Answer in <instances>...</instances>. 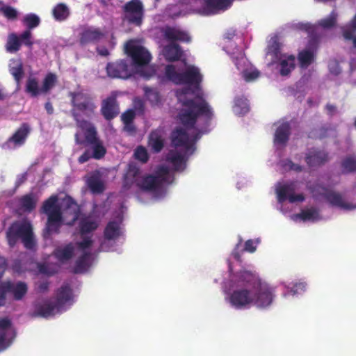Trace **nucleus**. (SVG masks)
I'll list each match as a JSON object with an SVG mask.
<instances>
[{"instance_id": "f257e3e1", "label": "nucleus", "mask_w": 356, "mask_h": 356, "mask_svg": "<svg viewBox=\"0 0 356 356\" xmlns=\"http://www.w3.org/2000/svg\"><path fill=\"white\" fill-rule=\"evenodd\" d=\"M79 129L74 136L76 144L88 147L78 158L79 163H84L90 159L100 160L106 154V148L100 138L97 127L91 122L80 118V113H72Z\"/></svg>"}, {"instance_id": "f03ea898", "label": "nucleus", "mask_w": 356, "mask_h": 356, "mask_svg": "<svg viewBox=\"0 0 356 356\" xmlns=\"http://www.w3.org/2000/svg\"><path fill=\"white\" fill-rule=\"evenodd\" d=\"M57 201V196L51 195L44 202L42 207V211L47 215V221L43 230V236L45 238H49L52 234L59 233L64 221L63 213L64 217L70 218V221L66 222L69 225H72L79 218V209L76 203L72 199L65 202L63 212L60 207L56 204Z\"/></svg>"}, {"instance_id": "7ed1b4c3", "label": "nucleus", "mask_w": 356, "mask_h": 356, "mask_svg": "<svg viewBox=\"0 0 356 356\" xmlns=\"http://www.w3.org/2000/svg\"><path fill=\"white\" fill-rule=\"evenodd\" d=\"M6 238L10 248H14L19 241L27 250H33L36 246L33 225L26 219L13 222L6 232Z\"/></svg>"}, {"instance_id": "20e7f679", "label": "nucleus", "mask_w": 356, "mask_h": 356, "mask_svg": "<svg viewBox=\"0 0 356 356\" xmlns=\"http://www.w3.org/2000/svg\"><path fill=\"white\" fill-rule=\"evenodd\" d=\"M242 284L252 286V305L259 308H266L270 306L273 300L274 294L273 289L266 283L262 282L260 278L252 273H245L241 275Z\"/></svg>"}, {"instance_id": "39448f33", "label": "nucleus", "mask_w": 356, "mask_h": 356, "mask_svg": "<svg viewBox=\"0 0 356 356\" xmlns=\"http://www.w3.org/2000/svg\"><path fill=\"white\" fill-rule=\"evenodd\" d=\"M245 273H252L249 270H240L233 275L231 279V286L234 289L229 297L231 305L237 309L248 307L252 305V286L242 284L240 281L241 275Z\"/></svg>"}, {"instance_id": "423d86ee", "label": "nucleus", "mask_w": 356, "mask_h": 356, "mask_svg": "<svg viewBox=\"0 0 356 356\" xmlns=\"http://www.w3.org/2000/svg\"><path fill=\"white\" fill-rule=\"evenodd\" d=\"M308 188L314 198L318 199L323 197L332 207H339L346 210L356 209V205L346 202L341 193L330 190L321 184L316 183Z\"/></svg>"}, {"instance_id": "0eeeda50", "label": "nucleus", "mask_w": 356, "mask_h": 356, "mask_svg": "<svg viewBox=\"0 0 356 356\" xmlns=\"http://www.w3.org/2000/svg\"><path fill=\"white\" fill-rule=\"evenodd\" d=\"M125 52L131 57L135 66H144L151 60V55L143 47L135 44L130 40L125 44Z\"/></svg>"}, {"instance_id": "6e6552de", "label": "nucleus", "mask_w": 356, "mask_h": 356, "mask_svg": "<svg viewBox=\"0 0 356 356\" xmlns=\"http://www.w3.org/2000/svg\"><path fill=\"white\" fill-rule=\"evenodd\" d=\"M123 11L128 22L136 26L142 24L144 17V6L140 0H131L123 6Z\"/></svg>"}, {"instance_id": "1a4fd4ad", "label": "nucleus", "mask_w": 356, "mask_h": 356, "mask_svg": "<svg viewBox=\"0 0 356 356\" xmlns=\"http://www.w3.org/2000/svg\"><path fill=\"white\" fill-rule=\"evenodd\" d=\"M179 119L184 127V129H190L195 127L197 123L201 125V122L204 123L205 127L209 125L213 113H179Z\"/></svg>"}, {"instance_id": "9d476101", "label": "nucleus", "mask_w": 356, "mask_h": 356, "mask_svg": "<svg viewBox=\"0 0 356 356\" xmlns=\"http://www.w3.org/2000/svg\"><path fill=\"white\" fill-rule=\"evenodd\" d=\"M107 75L112 79H127L132 74L129 62L127 60H118L109 62L106 67Z\"/></svg>"}, {"instance_id": "9b49d317", "label": "nucleus", "mask_w": 356, "mask_h": 356, "mask_svg": "<svg viewBox=\"0 0 356 356\" xmlns=\"http://www.w3.org/2000/svg\"><path fill=\"white\" fill-rule=\"evenodd\" d=\"M28 291V286L24 282L19 281L14 284L10 281H6L0 285V293L6 301V293H12L15 300H21Z\"/></svg>"}, {"instance_id": "f8f14e48", "label": "nucleus", "mask_w": 356, "mask_h": 356, "mask_svg": "<svg viewBox=\"0 0 356 356\" xmlns=\"http://www.w3.org/2000/svg\"><path fill=\"white\" fill-rule=\"evenodd\" d=\"M296 184L294 182H290L283 184L277 188V199L280 202H283L289 200V202H303L305 196L303 194H294Z\"/></svg>"}, {"instance_id": "ddd939ff", "label": "nucleus", "mask_w": 356, "mask_h": 356, "mask_svg": "<svg viewBox=\"0 0 356 356\" xmlns=\"http://www.w3.org/2000/svg\"><path fill=\"white\" fill-rule=\"evenodd\" d=\"M202 81V76L197 67L194 66L188 67L185 72L181 73L180 84H188L193 86L194 90H200V83Z\"/></svg>"}, {"instance_id": "4468645a", "label": "nucleus", "mask_w": 356, "mask_h": 356, "mask_svg": "<svg viewBox=\"0 0 356 356\" xmlns=\"http://www.w3.org/2000/svg\"><path fill=\"white\" fill-rule=\"evenodd\" d=\"M31 131V128L30 124L26 122L22 123L14 134L7 140L6 145L9 147H11V145H13V147L23 145Z\"/></svg>"}, {"instance_id": "2eb2a0df", "label": "nucleus", "mask_w": 356, "mask_h": 356, "mask_svg": "<svg viewBox=\"0 0 356 356\" xmlns=\"http://www.w3.org/2000/svg\"><path fill=\"white\" fill-rule=\"evenodd\" d=\"M164 183L163 177L147 175L137 182V186L143 191L155 192L161 189Z\"/></svg>"}, {"instance_id": "dca6fc26", "label": "nucleus", "mask_w": 356, "mask_h": 356, "mask_svg": "<svg viewBox=\"0 0 356 356\" xmlns=\"http://www.w3.org/2000/svg\"><path fill=\"white\" fill-rule=\"evenodd\" d=\"M71 97L74 106L80 111H92L95 108L92 98L87 94L72 92Z\"/></svg>"}, {"instance_id": "f3484780", "label": "nucleus", "mask_w": 356, "mask_h": 356, "mask_svg": "<svg viewBox=\"0 0 356 356\" xmlns=\"http://www.w3.org/2000/svg\"><path fill=\"white\" fill-rule=\"evenodd\" d=\"M172 145L175 147H183L189 150L193 147L188 134L184 128L179 127L173 130L170 135Z\"/></svg>"}, {"instance_id": "a211bd4d", "label": "nucleus", "mask_w": 356, "mask_h": 356, "mask_svg": "<svg viewBox=\"0 0 356 356\" xmlns=\"http://www.w3.org/2000/svg\"><path fill=\"white\" fill-rule=\"evenodd\" d=\"M232 5V0H204L203 10L207 15H215L227 10Z\"/></svg>"}, {"instance_id": "6ab92c4d", "label": "nucleus", "mask_w": 356, "mask_h": 356, "mask_svg": "<svg viewBox=\"0 0 356 356\" xmlns=\"http://www.w3.org/2000/svg\"><path fill=\"white\" fill-rule=\"evenodd\" d=\"M329 160L327 152L318 149H309L305 156V161L309 167L323 165Z\"/></svg>"}, {"instance_id": "aec40b11", "label": "nucleus", "mask_w": 356, "mask_h": 356, "mask_svg": "<svg viewBox=\"0 0 356 356\" xmlns=\"http://www.w3.org/2000/svg\"><path fill=\"white\" fill-rule=\"evenodd\" d=\"M104 33L97 28H85L79 34V43L84 46L89 43H94L99 41L103 37Z\"/></svg>"}, {"instance_id": "412c9836", "label": "nucleus", "mask_w": 356, "mask_h": 356, "mask_svg": "<svg viewBox=\"0 0 356 356\" xmlns=\"http://www.w3.org/2000/svg\"><path fill=\"white\" fill-rule=\"evenodd\" d=\"M60 308L57 306L55 302L49 300H45L42 304H36L35 305V310L33 313V316L47 318L54 315L56 312H58Z\"/></svg>"}, {"instance_id": "4be33fe9", "label": "nucleus", "mask_w": 356, "mask_h": 356, "mask_svg": "<svg viewBox=\"0 0 356 356\" xmlns=\"http://www.w3.org/2000/svg\"><path fill=\"white\" fill-rule=\"evenodd\" d=\"M274 63H277L281 76H288L296 67V57L294 55L284 54Z\"/></svg>"}, {"instance_id": "5701e85b", "label": "nucleus", "mask_w": 356, "mask_h": 356, "mask_svg": "<svg viewBox=\"0 0 356 356\" xmlns=\"http://www.w3.org/2000/svg\"><path fill=\"white\" fill-rule=\"evenodd\" d=\"M182 105L186 106L188 110L181 111H211L209 104L202 97L197 96L193 99H186L183 101Z\"/></svg>"}, {"instance_id": "b1692460", "label": "nucleus", "mask_w": 356, "mask_h": 356, "mask_svg": "<svg viewBox=\"0 0 356 356\" xmlns=\"http://www.w3.org/2000/svg\"><path fill=\"white\" fill-rule=\"evenodd\" d=\"M163 35L168 41L191 42V37L186 32L171 26H166L165 28Z\"/></svg>"}, {"instance_id": "393cba45", "label": "nucleus", "mask_w": 356, "mask_h": 356, "mask_svg": "<svg viewBox=\"0 0 356 356\" xmlns=\"http://www.w3.org/2000/svg\"><path fill=\"white\" fill-rule=\"evenodd\" d=\"M148 145L154 153H159L164 147L163 131L155 129L151 131L148 137Z\"/></svg>"}, {"instance_id": "a878e982", "label": "nucleus", "mask_w": 356, "mask_h": 356, "mask_svg": "<svg viewBox=\"0 0 356 356\" xmlns=\"http://www.w3.org/2000/svg\"><path fill=\"white\" fill-rule=\"evenodd\" d=\"M72 297V291L70 284H64L57 291L55 302L60 309L71 300Z\"/></svg>"}, {"instance_id": "bb28decb", "label": "nucleus", "mask_w": 356, "mask_h": 356, "mask_svg": "<svg viewBox=\"0 0 356 356\" xmlns=\"http://www.w3.org/2000/svg\"><path fill=\"white\" fill-rule=\"evenodd\" d=\"M163 53L165 60L169 62L179 60L183 54L180 46L175 43L166 45L163 48Z\"/></svg>"}, {"instance_id": "cd10ccee", "label": "nucleus", "mask_w": 356, "mask_h": 356, "mask_svg": "<svg viewBox=\"0 0 356 356\" xmlns=\"http://www.w3.org/2000/svg\"><path fill=\"white\" fill-rule=\"evenodd\" d=\"M90 191L93 194H101L105 190V186L101 179L100 175L97 173L92 175L86 181Z\"/></svg>"}, {"instance_id": "c85d7f7f", "label": "nucleus", "mask_w": 356, "mask_h": 356, "mask_svg": "<svg viewBox=\"0 0 356 356\" xmlns=\"http://www.w3.org/2000/svg\"><path fill=\"white\" fill-rule=\"evenodd\" d=\"M315 52L314 49H305L300 51L298 54L299 65L302 69L307 68L315 60Z\"/></svg>"}, {"instance_id": "c756f323", "label": "nucleus", "mask_w": 356, "mask_h": 356, "mask_svg": "<svg viewBox=\"0 0 356 356\" xmlns=\"http://www.w3.org/2000/svg\"><path fill=\"white\" fill-rule=\"evenodd\" d=\"M9 72L14 77L16 83L19 84L24 74L23 63L20 59H12L10 60Z\"/></svg>"}, {"instance_id": "7c9ffc66", "label": "nucleus", "mask_w": 356, "mask_h": 356, "mask_svg": "<svg viewBox=\"0 0 356 356\" xmlns=\"http://www.w3.org/2000/svg\"><path fill=\"white\" fill-rule=\"evenodd\" d=\"M74 253V246L70 243L63 248H57L54 252L55 257L58 261L65 262L72 258Z\"/></svg>"}, {"instance_id": "2f4dec72", "label": "nucleus", "mask_w": 356, "mask_h": 356, "mask_svg": "<svg viewBox=\"0 0 356 356\" xmlns=\"http://www.w3.org/2000/svg\"><path fill=\"white\" fill-rule=\"evenodd\" d=\"M91 258V253L90 252L84 251L83 254L76 259L75 266L73 269V273H83L86 271L89 266L90 260Z\"/></svg>"}, {"instance_id": "473e14b6", "label": "nucleus", "mask_w": 356, "mask_h": 356, "mask_svg": "<svg viewBox=\"0 0 356 356\" xmlns=\"http://www.w3.org/2000/svg\"><path fill=\"white\" fill-rule=\"evenodd\" d=\"M121 235L120 224L116 221H110L106 225L104 236L107 240H115Z\"/></svg>"}, {"instance_id": "72a5a7b5", "label": "nucleus", "mask_w": 356, "mask_h": 356, "mask_svg": "<svg viewBox=\"0 0 356 356\" xmlns=\"http://www.w3.org/2000/svg\"><path fill=\"white\" fill-rule=\"evenodd\" d=\"M290 135V127L288 124H282L277 127L275 134V143L277 144H285Z\"/></svg>"}, {"instance_id": "f704fd0d", "label": "nucleus", "mask_w": 356, "mask_h": 356, "mask_svg": "<svg viewBox=\"0 0 356 356\" xmlns=\"http://www.w3.org/2000/svg\"><path fill=\"white\" fill-rule=\"evenodd\" d=\"M21 46L20 40L16 33H11L8 35L5 46L7 52L11 54L16 53L20 49Z\"/></svg>"}, {"instance_id": "c9c22d12", "label": "nucleus", "mask_w": 356, "mask_h": 356, "mask_svg": "<svg viewBox=\"0 0 356 356\" xmlns=\"http://www.w3.org/2000/svg\"><path fill=\"white\" fill-rule=\"evenodd\" d=\"M20 208L26 212L32 211L36 206V200L32 193L22 196L19 200Z\"/></svg>"}, {"instance_id": "e433bc0d", "label": "nucleus", "mask_w": 356, "mask_h": 356, "mask_svg": "<svg viewBox=\"0 0 356 356\" xmlns=\"http://www.w3.org/2000/svg\"><path fill=\"white\" fill-rule=\"evenodd\" d=\"M52 15L56 20L64 21L70 15V10L66 4L59 3L53 8Z\"/></svg>"}, {"instance_id": "4c0bfd02", "label": "nucleus", "mask_w": 356, "mask_h": 356, "mask_svg": "<svg viewBox=\"0 0 356 356\" xmlns=\"http://www.w3.org/2000/svg\"><path fill=\"white\" fill-rule=\"evenodd\" d=\"M166 159L172 163L175 170L179 171L184 169V156L180 153L170 151L168 154Z\"/></svg>"}, {"instance_id": "58836bf2", "label": "nucleus", "mask_w": 356, "mask_h": 356, "mask_svg": "<svg viewBox=\"0 0 356 356\" xmlns=\"http://www.w3.org/2000/svg\"><path fill=\"white\" fill-rule=\"evenodd\" d=\"M25 91L31 97H35L42 93L41 88L36 78L29 77L26 83Z\"/></svg>"}, {"instance_id": "ea45409f", "label": "nucleus", "mask_w": 356, "mask_h": 356, "mask_svg": "<svg viewBox=\"0 0 356 356\" xmlns=\"http://www.w3.org/2000/svg\"><path fill=\"white\" fill-rule=\"evenodd\" d=\"M98 227V222L89 218H83L79 222L80 232L81 234L90 233Z\"/></svg>"}, {"instance_id": "a19ab883", "label": "nucleus", "mask_w": 356, "mask_h": 356, "mask_svg": "<svg viewBox=\"0 0 356 356\" xmlns=\"http://www.w3.org/2000/svg\"><path fill=\"white\" fill-rule=\"evenodd\" d=\"M140 175V169L136 165H129L124 176V181L127 184H132L139 181L138 177Z\"/></svg>"}, {"instance_id": "79ce46f5", "label": "nucleus", "mask_w": 356, "mask_h": 356, "mask_svg": "<svg viewBox=\"0 0 356 356\" xmlns=\"http://www.w3.org/2000/svg\"><path fill=\"white\" fill-rule=\"evenodd\" d=\"M296 217L303 221H314L318 219L319 214L318 211L316 208L311 207L309 209L302 210L300 213L296 215Z\"/></svg>"}, {"instance_id": "37998d69", "label": "nucleus", "mask_w": 356, "mask_h": 356, "mask_svg": "<svg viewBox=\"0 0 356 356\" xmlns=\"http://www.w3.org/2000/svg\"><path fill=\"white\" fill-rule=\"evenodd\" d=\"M11 326V321L8 318H0V351L6 348V330Z\"/></svg>"}, {"instance_id": "c03bdc74", "label": "nucleus", "mask_w": 356, "mask_h": 356, "mask_svg": "<svg viewBox=\"0 0 356 356\" xmlns=\"http://www.w3.org/2000/svg\"><path fill=\"white\" fill-rule=\"evenodd\" d=\"M181 73L176 71V68L173 65H167L165 67V76L168 81L175 84H180Z\"/></svg>"}, {"instance_id": "a18cd8bd", "label": "nucleus", "mask_w": 356, "mask_h": 356, "mask_svg": "<svg viewBox=\"0 0 356 356\" xmlns=\"http://www.w3.org/2000/svg\"><path fill=\"white\" fill-rule=\"evenodd\" d=\"M119 105L115 96H110L102 101L101 111H118Z\"/></svg>"}, {"instance_id": "49530a36", "label": "nucleus", "mask_w": 356, "mask_h": 356, "mask_svg": "<svg viewBox=\"0 0 356 356\" xmlns=\"http://www.w3.org/2000/svg\"><path fill=\"white\" fill-rule=\"evenodd\" d=\"M341 168L343 173L354 172L356 171V157L348 156L341 162Z\"/></svg>"}, {"instance_id": "de8ad7c7", "label": "nucleus", "mask_w": 356, "mask_h": 356, "mask_svg": "<svg viewBox=\"0 0 356 356\" xmlns=\"http://www.w3.org/2000/svg\"><path fill=\"white\" fill-rule=\"evenodd\" d=\"M143 90L146 99L152 104H158L160 102L161 96L156 88L145 86L144 87Z\"/></svg>"}, {"instance_id": "09e8293b", "label": "nucleus", "mask_w": 356, "mask_h": 356, "mask_svg": "<svg viewBox=\"0 0 356 356\" xmlns=\"http://www.w3.org/2000/svg\"><path fill=\"white\" fill-rule=\"evenodd\" d=\"M57 77L53 73H48L44 77L41 87L42 94L47 93L56 84Z\"/></svg>"}, {"instance_id": "8fccbe9b", "label": "nucleus", "mask_w": 356, "mask_h": 356, "mask_svg": "<svg viewBox=\"0 0 356 356\" xmlns=\"http://www.w3.org/2000/svg\"><path fill=\"white\" fill-rule=\"evenodd\" d=\"M0 13L9 20H15L18 16V12L12 6L5 5L0 1Z\"/></svg>"}, {"instance_id": "3c124183", "label": "nucleus", "mask_w": 356, "mask_h": 356, "mask_svg": "<svg viewBox=\"0 0 356 356\" xmlns=\"http://www.w3.org/2000/svg\"><path fill=\"white\" fill-rule=\"evenodd\" d=\"M40 22V17L33 13L26 15L23 19V23L27 27V29L30 31L38 26Z\"/></svg>"}, {"instance_id": "603ef678", "label": "nucleus", "mask_w": 356, "mask_h": 356, "mask_svg": "<svg viewBox=\"0 0 356 356\" xmlns=\"http://www.w3.org/2000/svg\"><path fill=\"white\" fill-rule=\"evenodd\" d=\"M337 14L335 11H332L330 15L318 22V25L323 29H330L335 26L337 23Z\"/></svg>"}, {"instance_id": "864d4df0", "label": "nucleus", "mask_w": 356, "mask_h": 356, "mask_svg": "<svg viewBox=\"0 0 356 356\" xmlns=\"http://www.w3.org/2000/svg\"><path fill=\"white\" fill-rule=\"evenodd\" d=\"M281 44L277 40H273L268 46V54L273 56L274 60L284 55L281 54Z\"/></svg>"}, {"instance_id": "5fc2aeb1", "label": "nucleus", "mask_w": 356, "mask_h": 356, "mask_svg": "<svg viewBox=\"0 0 356 356\" xmlns=\"http://www.w3.org/2000/svg\"><path fill=\"white\" fill-rule=\"evenodd\" d=\"M234 108L238 111H248L250 104L248 100L244 97H238L235 99Z\"/></svg>"}, {"instance_id": "6e6d98bb", "label": "nucleus", "mask_w": 356, "mask_h": 356, "mask_svg": "<svg viewBox=\"0 0 356 356\" xmlns=\"http://www.w3.org/2000/svg\"><path fill=\"white\" fill-rule=\"evenodd\" d=\"M135 158L141 161L142 163H146L149 159V155L146 149L143 146H138L134 152Z\"/></svg>"}, {"instance_id": "4d7b16f0", "label": "nucleus", "mask_w": 356, "mask_h": 356, "mask_svg": "<svg viewBox=\"0 0 356 356\" xmlns=\"http://www.w3.org/2000/svg\"><path fill=\"white\" fill-rule=\"evenodd\" d=\"M21 44H24V45L31 47L33 44V42L31 40L32 34L31 31L29 29L25 30L22 33L18 35Z\"/></svg>"}, {"instance_id": "13d9d810", "label": "nucleus", "mask_w": 356, "mask_h": 356, "mask_svg": "<svg viewBox=\"0 0 356 356\" xmlns=\"http://www.w3.org/2000/svg\"><path fill=\"white\" fill-rule=\"evenodd\" d=\"M145 105L143 99L136 97L134 99V108H128L125 111H144Z\"/></svg>"}, {"instance_id": "bf43d9fd", "label": "nucleus", "mask_w": 356, "mask_h": 356, "mask_svg": "<svg viewBox=\"0 0 356 356\" xmlns=\"http://www.w3.org/2000/svg\"><path fill=\"white\" fill-rule=\"evenodd\" d=\"M260 72L258 70L246 71L243 73V77L248 82L252 81L259 76Z\"/></svg>"}, {"instance_id": "052dcab7", "label": "nucleus", "mask_w": 356, "mask_h": 356, "mask_svg": "<svg viewBox=\"0 0 356 356\" xmlns=\"http://www.w3.org/2000/svg\"><path fill=\"white\" fill-rule=\"evenodd\" d=\"M256 249H257L256 242L252 239H249L245 241V245H244V249L243 251L253 253L256 251Z\"/></svg>"}, {"instance_id": "680f3d73", "label": "nucleus", "mask_w": 356, "mask_h": 356, "mask_svg": "<svg viewBox=\"0 0 356 356\" xmlns=\"http://www.w3.org/2000/svg\"><path fill=\"white\" fill-rule=\"evenodd\" d=\"M92 244V241L90 237H86L83 239L82 241L79 242L77 243L78 247L84 250L87 248H89Z\"/></svg>"}, {"instance_id": "e2e57ef3", "label": "nucleus", "mask_w": 356, "mask_h": 356, "mask_svg": "<svg viewBox=\"0 0 356 356\" xmlns=\"http://www.w3.org/2000/svg\"><path fill=\"white\" fill-rule=\"evenodd\" d=\"M136 113H122V120L124 124H130L134 122Z\"/></svg>"}, {"instance_id": "0e129e2a", "label": "nucleus", "mask_w": 356, "mask_h": 356, "mask_svg": "<svg viewBox=\"0 0 356 356\" xmlns=\"http://www.w3.org/2000/svg\"><path fill=\"white\" fill-rule=\"evenodd\" d=\"M306 284L303 282L296 283L291 289L293 295L305 290Z\"/></svg>"}, {"instance_id": "69168bd1", "label": "nucleus", "mask_w": 356, "mask_h": 356, "mask_svg": "<svg viewBox=\"0 0 356 356\" xmlns=\"http://www.w3.org/2000/svg\"><path fill=\"white\" fill-rule=\"evenodd\" d=\"M329 70L331 73L337 75L340 73L341 69L339 65L336 61H332L329 63Z\"/></svg>"}, {"instance_id": "338daca9", "label": "nucleus", "mask_w": 356, "mask_h": 356, "mask_svg": "<svg viewBox=\"0 0 356 356\" xmlns=\"http://www.w3.org/2000/svg\"><path fill=\"white\" fill-rule=\"evenodd\" d=\"M169 175V169L165 166H160L157 171L156 176H159L165 179V182L167 181V177Z\"/></svg>"}, {"instance_id": "774afa93", "label": "nucleus", "mask_w": 356, "mask_h": 356, "mask_svg": "<svg viewBox=\"0 0 356 356\" xmlns=\"http://www.w3.org/2000/svg\"><path fill=\"white\" fill-rule=\"evenodd\" d=\"M242 242V239H240L239 242L236 244L234 250L232 252V256L238 262H241V254L238 251V247L240 246L241 243Z\"/></svg>"}]
</instances>
